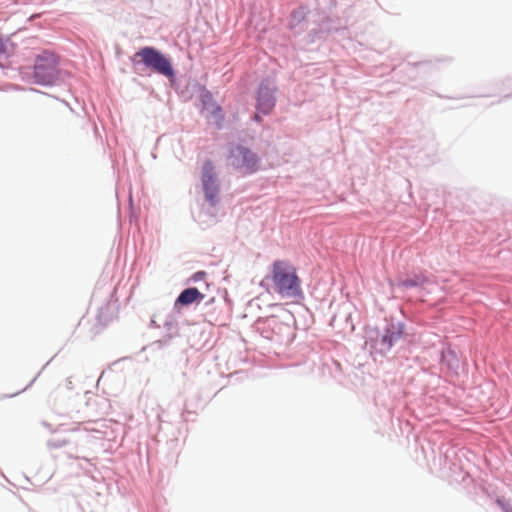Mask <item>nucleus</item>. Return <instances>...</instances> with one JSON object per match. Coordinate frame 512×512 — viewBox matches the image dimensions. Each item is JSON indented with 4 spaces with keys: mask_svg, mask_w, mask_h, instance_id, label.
<instances>
[{
    "mask_svg": "<svg viewBox=\"0 0 512 512\" xmlns=\"http://www.w3.org/2000/svg\"><path fill=\"white\" fill-rule=\"evenodd\" d=\"M290 318L286 311L260 318L257 321V329L265 339L281 343L291 335Z\"/></svg>",
    "mask_w": 512,
    "mask_h": 512,
    "instance_id": "f03ea898",
    "label": "nucleus"
},
{
    "mask_svg": "<svg viewBox=\"0 0 512 512\" xmlns=\"http://www.w3.org/2000/svg\"><path fill=\"white\" fill-rule=\"evenodd\" d=\"M204 295L197 288H187L183 290L175 301L174 307L188 306L194 302H200Z\"/></svg>",
    "mask_w": 512,
    "mask_h": 512,
    "instance_id": "1a4fd4ad",
    "label": "nucleus"
},
{
    "mask_svg": "<svg viewBox=\"0 0 512 512\" xmlns=\"http://www.w3.org/2000/svg\"><path fill=\"white\" fill-rule=\"evenodd\" d=\"M204 108L212 113L217 114L221 112V108L212 102V95L209 92H205L201 96Z\"/></svg>",
    "mask_w": 512,
    "mask_h": 512,
    "instance_id": "9d476101",
    "label": "nucleus"
},
{
    "mask_svg": "<svg viewBox=\"0 0 512 512\" xmlns=\"http://www.w3.org/2000/svg\"><path fill=\"white\" fill-rule=\"evenodd\" d=\"M228 166L241 175L255 173L259 168V158L250 149L237 145L230 150Z\"/></svg>",
    "mask_w": 512,
    "mask_h": 512,
    "instance_id": "20e7f679",
    "label": "nucleus"
},
{
    "mask_svg": "<svg viewBox=\"0 0 512 512\" xmlns=\"http://www.w3.org/2000/svg\"><path fill=\"white\" fill-rule=\"evenodd\" d=\"M275 105V99L272 91L264 85H261L258 92V101L256 109L262 114H268Z\"/></svg>",
    "mask_w": 512,
    "mask_h": 512,
    "instance_id": "6e6552de",
    "label": "nucleus"
},
{
    "mask_svg": "<svg viewBox=\"0 0 512 512\" xmlns=\"http://www.w3.org/2000/svg\"><path fill=\"white\" fill-rule=\"evenodd\" d=\"M266 279L272 281L275 292L282 297H296L301 293V281L297 275V269L287 260L274 261L270 268V275Z\"/></svg>",
    "mask_w": 512,
    "mask_h": 512,
    "instance_id": "f257e3e1",
    "label": "nucleus"
},
{
    "mask_svg": "<svg viewBox=\"0 0 512 512\" xmlns=\"http://www.w3.org/2000/svg\"><path fill=\"white\" fill-rule=\"evenodd\" d=\"M403 334L404 326L402 324H391L387 327L381 338L376 341L375 348L379 353L385 354L401 339Z\"/></svg>",
    "mask_w": 512,
    "mask_h": 512,
    "instance_id": "0eeeda50",
    "label": "nucleus"
},
{
    "mask_svg": "<svg viewBox=\"0 0 512 512\" xmlns=\"http://www.w3.org/2000/svg\"><path fill=\"white\" fill-rule=\"evenodd\" d=\"M427 279L424 275H415L414 278L405 279L399 282V286L403 288H412L426 283Z\"/></svg>",
    "mask_w": 512,
    "mask_h": 512,
    "instance_id": "9b49d317",
    "label": "nucleus"
},
{
    "mask_svg": "<svg viewBox=\"0 0 512 512\" xmlns=\"http://www.w3.org/2000/svg\"><path fill=\"white\" fill-rule=\"evenodd\" d=\"M134 57L156 73L166 77H172L174 75V70L169 59L154 47H143L136 52Z\"/></svg>",
    "mask_w": 512,
    "mask_h": 512,
    "instance_id": "39448f33",
    "label": "nucleus"
},
{
    "mask_svg": "<svg viewBox=\"0 0 512 512\" xmlns=\"http://www.w3.org/2000/svg\"><path fill=\"white\" fill-rule=\"evenodd\" d=\"M204 275H205V273H204V272H198V273H196V274L194 275V277H193V278H194L195 280H198V279H200V278H201L202 276H204Z\"/></svg>",
    "mask_w": 512,
    "mask_h": 512,
    "instance_id": "ddd939ff",
    "label": "nucleus"
},
{
    "mask_svg": "<svg viewBox=\"0 0 512 512\" xmlns=\"http://www.w3.org/2000/svg\"><path fill=\"white\" fill-rule=\"evenodd\" d=\"M202 185L206 199L211 203L215 204L218 193L219 185L216 181L214 173V166L212 162L207 161L202 168Z\"/></svg>",
    "mask_w": 512,
    "mask_h": 512,
    "instance_id": "423d86ee",
    "label": "nucleus"
},
{
    "mask_svg": "<svg viewBox=\"0 0 512 512\" xmlns=\"http://www.w3.org/2000/svg\"><path fill=\"white\" fill-rule=\"evenodd\" d=\"M260 114H262L261 112L257 111L255 114H254V120L259 122L261 121V117H260Z\"/></svg>",
    "mask_w": 512,
    "mask_h": 512,
    "instance_id": "f8f14e48",
    "label": "nucleus"
},
{
    "mask_svg": "<svg viewBox=\"0 0 512 512\" xmlns=\"http://www.w3.org/2000/svg\"><path fill=\"white\" fill-rule=\"evenodd\" d=\"M59 77V57L54 52L43 51L35 58L33 79L39 85H52Z\"/></svg>",
    "mask_w": 512,
    "mask_h": 512,
    "instance_id": "7ed1b4c3",
    "label": "nucleus"
}]
</instances>
